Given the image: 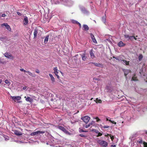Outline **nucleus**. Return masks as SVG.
Returning a JSON list of instances; mask_svg holds the SVG:
<instances>
[{"mask_svg": "<svg viewBox=\"0 0 147 147\" xmlns=\"http://www.w3.org/2000/svg\"><path fill=\"white\" fill-rule=\"evenodd\" d=\"M26 86H24V87H23V90H24L26 89Z\"/></svg>", "mask_w": 147, "mask_h": 147, "instance_id": "13d9d810", "label": "nucleus"}, {"mask_svg": "<svg viewBox=\"0 0 147 147\" xmlns=\"http://www.w3.org/2000/svg\"><path fill=\"white\" fill-rule=\"evenodd\" d=\"M8 25V24L7 23H4L2 25V26H5L6 27V26H7Z\"/></svg>", "mask_w": 147, "mask_h": 147, "instance_id": "a19ab883", "label": "nucleus"}, {"mask_svg": "<svg viewBox=\"0 0 147 147\" xmlns=\"http://www.w3.org/2000/svg\"><path fill=\"white\" fill-rule=\"evenodd\" d=\"M26 73H28L30 76L32 77H35L36 76V75L35 74H33L31 72L29 71H27Z\"/></svg>", "mask_w": 147, "mask_h": 147, "instance_id": "6ab92c4d", "label": "nucleus"}, {"mask_svg": "<svg viewBox=\"0 0 147 147\" xmlns=\"http://www.w3.org/2000/svg\"><path fill=\"white\" fill-rule=\"evenodd\" d=\"M45 133V131H35L34 132L30 134V135L31 136H34L35 135H37L38 134H44Z\"/></svg>", "mask_w": 147, "mask_h": 147, "instance_id": "7ed1b4c3", "label": "nucleus"}, {"mask_svg": "<svg viewBox=\"0 0 147 147\" xmlns=\"http://www.w3.org/2000/svg\"><path fill=\"white\" fill-rule=\"evenodd\" d=\"M96 102L100 103L102 102V100L100 99L99 100L98 98H96Z\"/></svg>", "mask_w": 147, "mask_h": 147, "instance_id": "b1692460", "label": "nucleus"}, {"mask_svg": "<svg viewBox=\"0 0 147 147\" xmlns=\"http://www.w3.org/2000/svg\"><path fill=\"white\" fill-rule=\"evenodd\" d=\"M5 140H7L9 139V138L8 136H6L4 137Z\"/></svg>", "mask_w": 147, "mask_h": 147, "instance_id": "f704fd0d", "label": "nucleus"}, {"mask_svg": "<svg viewBox=\"0 0 147 147\" xmlns=\"http://www.w3.org/2000/svg\"><path fill=\"white\" fill-rule=\"evenodd\" d=\"M92 40L94 43H97V42L95 38L92 39Z\"/></svg>", "mask_w": 147, "mask_h": 147, "instance_id": "72a5a7b5", "label": "nucleus"}, {"mask_svg": "<svg viewBox=\"0 0 147 147\" xmlns=\"http://www.w3.org/2000/svg\"><path fill=\"white\" fill-rule=\"evenodd\" d=\"M24 24L26 25L28 23V18L27 17H25L24 19Z\"/></svg>", "mask_w": 147, "mask_h": 147, "instance_id": "ddd939ff", "label": "nucleus"}, {"mask_svg": "<svg viewBox=\"0 0 147 147\" xmlns=\"http://www.w3.org/2000/svg\"><path fill=\"white\" fill-rule=\"evenodd\" d=\"M109 121L110 122H111L113 123H114L115 124H116V122H115L114 121H112L111 119L109 120Z\"/></svg>", "mask_w": 147, "mask_h": 147, "instance_id": "c9c22d12", "label": "nucleus"}, {"mask_svg": "<svg viewBox=\"0 0 147 147\" xmlns=\"http://www.w3.org/2000/svg\"><path fill=\"white\" fill-rule=\"evenodd\" d=\"M67 130L65 128L64 130H63V131L65 133V132L67 131Z\"/></svg>", "mask_w": 147, "mask_h": 147, "instance_id": "864d4df0", "label": "nucleus"}, {"mask_svg": "<svg viewBox=\"0 0 147 147\" xmlns=\"http://www.w3.org/2000/svg\"><path fill=\"white\" fill-rule=\"evenodd\" d=\"M81 119L86 123H87L90 119V118L88 116H85L82 117Z\"/></svg>", "mask_w": 147, "mask_h": 147, "instance_id": "f03ea898", "label": "nucleus"}, {"mask_svg": "<svg viewBox=\"0 0 147 147\" xmlns=\"http://www.w3.org/2000/svg\"><path fill=\"white\" fill-rule=\"evenodd\" d=\"M143 58V56L142 54H141L140 55L139 57H138V59L140 61H141L142 59Z\"/></svg>", "mask_w": 147, "mask_h": 147, "instance_id": "393cba45", "label": "nucleus"}, {"mask_svg": "<svg viewBox=\"0 0 147 147\" xmlns=\"http://www.w3.org/2000/svg\"><path fill=\"white\" fill-rule=\"evenodd\" d=\"M146 82H147V80H146Z\"/></svg>", "mask_w": 147, "mask_h": 147, "instance_id": "338daca9", "label": "nucleus"}, {"mask_svg": "<svg viewBox=\"0 0 147 147\" xmlns=\"http://www.w3.org/2000/svg\"><path fill=\"white\" fill-rule=\"evenodd\" d=\"M5 57L8 58L13 60V57L11 55V54H9L7 53H6L4 54Z\"/></svg>", "mask_w": 147, "mask_h": 147, "instance_id": "20e7f679", "label": "nucleus"}, {"mask_svg": "<svg viewBox=\"0 0 147 147\" xmlns=\"http://www.w3.org/2000/svg\"><path fill=\"white\" fill-rule=\"evenodd\" d=\"M49 36H48V35L46 37L44 41V43L45 44H47V43L48 40H49Z\"/></svg>", "mask_w": 147, "mask_h": 147, "instance_id": "a211bd4d", "label": "nucleus"}, {"mask_svg": "<svg viewBox=\"0 0 147 147\" xmlns=\"http://www.w3.org/2000/svg\"><path fill=\"white\" fill-rule=\"evenodd\" d=\"M82 57V59L83 61H85L87 58L86 56V53L85 52L82 54H80Z\"/></svg>", "mask_w": 147, "mask_h": 147, "instance_id": "0eeeda50", "label": "nucleus"}, {"mask_svg": "<svg viewBox=\"0 0 147 147\" xmlns=\"http://www.w3.org/2000/svg\"><path fill=\"white\" fill-rule=\"evenodd\" d=\"M24 98H26V100L27 101H28L29 102H31L32 101V100L29 97H26V96H25Z\"/></svg>", "mask_w": 147, "mask_h": 147, "instance_id": "f3484780", "label": "nucleus"}, {"mask_svg": "<svg viewBox=\"0 0 147 147\" xmlns=\"http://www.w3.org/2000/svg\"><path fill=\"white\" fill-rule=\"evenodd\" d=\"M38 33L37 30L36 29H35L34 30V38H36L37 37V35Z\"/></svg>", "mask_w": 147, "mask_h": 147, "instance_id": "f8f14e48", "label": "nucleus"}, {"mask_svg": "<svg viewBox=\"0 0 147 147\" xmlns=\"http://www.w3.org/2000/svg\"><path fill=\"white\" fill-rule=\"evenodd\" d=\"M83 30L85 31H87L89 29V28L87 25L84 24L83 25Z\"/></svg>", "mask_w": 147, "mask_h": 147, "instance_id": "9d476101", "label": "nucleus"}, {"mask_svg": "<svg viewBox=\"0 0 147 147\" xmlns=\"http://www.w3.org/2000/svg\"><path fill=\"white\" fill-rule=\"evenodd\" d=\"M49 75L51 78V79L52 82V83L53 84L55 82V78H54L52 74H49Z\"/></svg>", "mask_w": 147, "mask_h": 147, "instance_id": "9b49d317", "label": "nucleus"}, {"mask_svg": "<svg viewBox=\"0 0 147 147\" xmlns=\"http://www.w3.org/2000/svg\"><path fill=\"white\" fill-rule=\"evenodd\" d=\"M93 99V98H91L90 100H92Z\"/></svg>", "mask_w": 147, "mask_h": 147, "instance_id": "0e129e2a", "label": "nucleus"}, {"mask_svg": "<svg viewBox=\"0 0 147 147\" xmlns=\"http://www.w3.org/2000/svg\"><path fill=\"white\" fill-rule=\"evenodd\" d=\"M89 64H94L95 66L97 67H100L101 65H102V64H100L99 63H94L93 62H90L89 63Z\"/></svg>", "mask_w": 147, "mask_h": 147, "instance_id": "6e6552de", "label": "nucleus"}, {"mask_svg": "<svg viewBox=\"0 0 147 147\" xmlns=\"http://www.w3.org/2000/svg\"><path fill=\"white\" fill-rule=\"evenodd\" d=\"M146 80H147V77L146 78Z\"/></svg>", "mask_w": 147, "mask_h": 147, "instance_id": "774afa93", "label": "nucleus"}, {"mask_svg": "<svg viewBox=\"0 0 147 147\" xmlns=\"http://www.w3.org/2000/svg\"><path fill=\"white\" fill-rule=\"evenodd\" d=\"M109 135H107H107H105V136H109Z\"/></svg>", "mask_w": 147, "mask_h": 147, "instance_id": "052dcab7", "label": "nucleus"}, {"mask_svg": "<svg viewBox=\"0 0 147 147\" xmlns=\"http://www.w3.org/2000/svg\"><path fill=\"white\" fill-rule=\"evenodd\" d=\"M118 45L119 47H124L125 45V44L123 43L122 41H120L118 43Z\"/></svg>", "mask_w": 147, "mask_h": 147, "instance_id": "1a4fd4ad", "label": "nucleus"}, {"mask_svg": "<svg viewBox=\"0 0 147 147\" xmlns=\"http://www.w3.org/2000/svg\"><path fill=\"white\" fill-rule=\"evenodd\" d=\"M94 132L96 133H98L99 132V131L97 130H96V129H94Z\"/></svg>", "mask_w": 147, "mask_h": 147, "instance_id": "09e8293b", "label": "nucleus"}, {"mask_svg": "<svg viewBox=\"0 0 147 147\" xmlns=\"http://www.w3.org/2000/svg\"><path fill=\"white\" fill-rule=\"evenodd\" d=\"M90 55L91 58H93L95 57V55L92 49L90 51Z\"/></svg>", "mask_w": 147, "mask_h": 147, "instance_id": "2eb2a0df", "label": "nucleus"}, {"mask_svg": "<svg viewBox=\"0 0 147 147\" xmlns=\"http://www.w3.org/2000/svg\"><path fill=\"white\" fill-rule=\"evenodd\" d=\"M53 70L54 71V73L55 74V75H57L58 74V73L57 71V67H54L53 69Z\"/></svg>", "mask_w": 147, "mask_h": 147, "instance_id": "aec40b11", "label": "nucleus"}, {"mask_svg": "<svg viewBox=\"0 0 147 147\" xmlns=\"http://www.w3.org/2000/svg\"><path fill=\"white\" fill-rule=\"evenodd\" d=\"M109 127V126L107 125H105L103 126V127L104 128H108Z\"/></svg>", "mask_w": 147, "mask_h": 147, "instance_id": "79ce46f5", "label": "nucleus"}, {"mask_svg": "<svg viewBox=\"0 0 147 147\" xmlns=\"http://www.w3.org/2000/svg\"><path fill=\"white\" fill-rule=\"evenodd\" d=\"M10 97L13 100H14L15 102L16 101V100H18L21 99V97L20 96H11Z\"/></svg>", "mask_w": 147, "mask_h": 147, "instance_id": "39448f33", "label": "nucleus"}, {"mask_svg": "<svg viewBox=\"0 0 147 147\" xmlns=\"http://www.w3.org/2000/svg\"><path fill=\"white\" fill-rule=\"evenodd\" d=\"M145 133H146V134H147V131H145Z\"/></svg>", "mask_w": 147, "mask_h": 147, "instance_id": "680f3d73", "label": "nucleus"}, {"mask_svg": "<svg viewBox=\"0 0 147 147\" xmlns=\"http://www.w3.org/2000/svg\"><path fill=\"white\" fill-rule=\"evenodd\" d=\"M143 143L144 147H147V142L144 141Z\"/></svg>", "mask_w": 147, "mask_h": 147, "instance_id": "cd10ccee", "label": "nucleus"}, {"mask_svg": "<svg viewBox=\"0 0 147 147\" xmlns=\"http://www.w3.org/2000/svg\"><path fill=\"white\" fill-rule=\"evenodd\" d=\"M5 82L7 84H10V82L9 81L7 80H6L5 81Z\"/></svg>", "mask_w": 147, "mask_h": 147, "instance_id": "c85d7f7f", "label": "nucleus"}, {"mask_svg": "<svg viewBox=\"0 0 147 147\" xmlns=\"http://www.w3.org/2000/svg\"><path fill=\"white\" fill-rule=\"evenodd\" d=\"M106 120L107 121H109V120L108 119V118H106Z\"/></svg>", "mask_w": 147, "mask_h": 147, "instance_id": "e2e57ef3", "label": "nucleus"}, {"mask_svg": "<svg viewBox=\"0 0 147 147\" xmlns=\"http://www.w3.org/2000/svg\"><path fill=\"white\" fill-rule=\"evenodd\" d=\"M111 147H116V145H111Z\"/></svg>", "mask_w": 147, "mask_h": 147, "instance_id": "8fccbe9b", "label": "nucleus"}, {"mask_svg": "<svg viewBox=\"0 0 147 147\" xmlns=\"http://www.w3.org/2000/svg\"><path fill=\"white\" fill-rule=\"evenodd\" d=\"M6 16V15L5 14H3L2 15V17H5Z\"/></svg>", "mask_w": 147, "mask_h": 147, "instance_id": "3c124183", "label": "nucleus"}, {"mask_svg": "<svg viewBox=\"0 0 147 147\" xmlns=\"http://www.w3.org/2000/svg\"><path fill=\"white\" fill-rule=\"evenodd\" d=\"M90 36H91V38L92 39L93 38H95L94 35L93 34H92V33L90 34Z\"/></svg>", "mask_w": 147, "mask_h": 147, "instance_id": "e433bc0d", "label": "nucleus"}, {"mask_svg": "<svg viewBox=\"0 0 147 147\" xmlns=\"http://www.w3.org/2000/svg\"><path fill=\"white\" fill-rule=\"evenodd\" d=\"M138 37V36H136V37Z\"/></svg>", "mask_w": 147, "mask_h": 147, "instance_id": "69168bd1", "label": "nucleus"}, {"mask_svg": "<svg viewBox=\"0 0 147 147\" xmlns=\"http://www.w3.org/2000/svg\"><path fill=\"white\" fill-rule=\"evenodd\" d=\"M55 75L57 76V78H58V79L59 78V76L58 75V74H57V75Z\"/></svg>", "mask_w": 147, "mask_h": 147, "instance_id": "603ef678", "label": "nucleus"}, {"mask_svg": "<svg viewBox=\"0 0 147 147\" xmlns=\"http://www.w3.org/2000/svg\"><path fill=\"white\" fill-rule=\"evenodd\" d=\"M2 81H3L2 79H0V84H1L2 82Z\"/></svg>", "mask_w": 147, "mask_h": 147, "instance_id": "bf43d9fd", "label": "nucleus"}, {"mask_svg": "<svg viewBox=\"0 0 147 147\" xmlns=\"http://www.w3.org/2000/svg\"><path fill=\"white\" fill-rule=\"evenodd\" d=\"M107 135H109V136H110L112 140V141H113V139H114V137L113 136H112L111 134H107Z\"/></svg>", "mask_w": 147, "mask_h": 147, "instance_id": "bb28decb", "label": "nucleus"}, {"mask_svg": "<svg viewBox=\"0 0 147 147\" xmlns=\"http://www.w3.org/2000/svg\"><path fill=\"white\" fill-rule=\"evenodd\" d=\"M132 38H134V39L135 40H137V38H136L135 36H132Z\"/></svg>", "mask_w": 147, "mask_h": 147, "instance_id": "4d7b16f0", "label": "nucleus"}, {"mask_svg": "<svg viewBox=\"0 0 147 147\" xmlns=\"http://www.w3.org/2000/svg\"><path fill=\"white\" fill-rule=\"evenodd\" d=\"M143 142V141L142 140H141L139 142L140 143H142Z\"/></svg>", "mask_w": 147, "mask_h": 147, "instance_id": "6e6d98bb", "label": "nucleus"}, {"mask_svg": "<svg viewBox=\"0 0 147 147\" xmlns=\"http://www.w3.org/2000/svg\"><path fill=\"white\" fill-rule=\"evenodd\" d=\"M35 72L36 73L38 74L40 72V71L38 69H36L35 70Z\"/></svg>", "mask_w": 147, "mask_h": 147, "instance_id": "c03bdc74", "label": "nucleus"}, {"mask_svg": "<svg viewBox=\"0 0 147 147\" xmlns=\"http://www.w3.org/2000/svg\"><path fill=\"white\" fill-rule=\"evenodd\" d=\"M113 58H115L116 60H119V58L115 57L113 56Z\"/></svg>", "mask_w": 147, "mask_h": 147, "instance_id": "a18cd8bd", "label": "nucleus"}, {"mask_svg": "<svg viewBox=\"0 0 147 147\" xmlns=\"http://www.w3.org/2000/svg\"><path fill=\"white\" fill-rule=\"evenodd\" d=\"M96 119L97 120V121H100V119L98 117H96Z\"/></svg>", "mask_w": 147, "mask_h": 147, "instance_id": "de8ad7c7", "label": "nucleus"}, {"mask_svg": "<svg viewBox=\"0 0 147 147\" xmlns=\"http://www.w3.org/2000/svg\"><path fill=\"white\" fill-rule=\"evenodd\" d=\"M13 131L15 134L17 136H20L22 135V133L19 131L15 130L14 131Z\"/></svg>", "mask_w": 147, "mask_h": 147, "instance_id": "423d86ee", "label": "nucleus"}, {"mask_svg": "<svg viewBox=\"0 0 147 147\" xmlns=\"http://www.w3.org/2000/svg\"><path fill=\"white\" fill-rule=\"evenodd\" d=\"M58 128L60 130H61L62 131L64 130L65 128L61 126H59Z\"/></svg>", "mask_w": 147, "mask_h": 147, "instance_id": "a878e982", "label": "nucleus"}, {"mask_svg": "<svg viewBox=\"0 0 147 147\" xmlns=\"http://www.w3.org/2000/svg\"><path fill=\"white\" fill-rule=\"evenodd\" d=\"M102 135V133H101L100 132H99L98 133V135L96 136L97 137L100 136H101Z\"/></svg>", "mask_w": 147, "mask_h": 147, "instance_id": "4c0bfd02", "label": "nucleus"}, {"mask_svg": "<svg viewBox=\"0 0 147 147\" xmlns=\"http://www.w3.org/2000/svg\"><path fill=\"white\" fill-rule=\"evenodd\" d=\"M97 143L102 147H106L108 145L107 142L103 140H101L98 139L97 140Z\"/></svg>", "mask_w": 147, "mask_h": 147, "instance_id": "f257e3e1", "label": "nucleus"}, {"mask_svg": "<svg viewBox=\"0 0 147 147\" xmlns=\"http://www.w3.org/2000/svg\"><path fill=\"white\" fill-rule=\"evenodd\" d=\"M124 75L127 78V75L129 73L131 72V71L129 70H125L124 71Z\"/></svg>", "mask_w": 147, "mask_h": 147, "instance_id": "4468645a", "label": "nucleus"}, {"mask_svg": "<svg viewBox=\"0 0 147 147\" xmlns=\"http://www.w3.org/2000/svg\"><path fill=\"white\" fill-rule=\"evenodd\" d=\"M124 36L126 38H128L129 39H131L132 37V36H129V35L126 34L124 35Z\"/></svg>", "mask_w": 147, "mask_h": 147, "instance_id": "412c9836", "label": "nucleus"}, {"mask_svg": "<svg viewBox=\"0 0 147 147\" xmlns=\"http://www.w3.org/2000/svg\"><path fill=\"white\" fill-rule=\"evenodd\" d=\"M6 28L9 30H11V28L10 26L8 25L6 27Z\"/></svg>", "mask_w": 147, "mask_h": 147, "instance_id": "2f4dec72", "label": "nucleus"}, {"mask_svg": "<svg viewBox=\"0 0 147 147\" xmlns=\"http://www.w3.org/2000/svg\"><path fill=\"white\" fill-rule=\"evenodd\" d=\"M78 24L79 25V26H80V28H81V24L79 22L78 23Z\"/></svg>", "mask_w": 147, "mask_h": 147, "instance_id": "5fc2aeb1", "label": "nucleus"}, {"mask_svg": "<svg viewBox=\"0 0 147 147\" xmlns=\"http://www.w3.org/2000/svg\"><path fill=\"white\" fill-rule=\"evenodd\" d=\"M73 23L74 24H78V23H79V22L77 21L74 20L73 21Z\"/></svg>", "mask_w": 147, "mask_h": 147, "instance_id": "ea45409f", "label": "nucleus"}, {"mask_svg": "<svg viewBox=\"0 0 147 147\" xmlns=\"http://www.w3.org/2000/svg\"><path fill=\"white\" fill-rule=\"evenodd\" d=\"M136 76V74H134L131 80H132L134 81L138 80Z\"/></svg>", "mask_w": 147, "mask_h": 147, "instance_id": "dca6fc26", "label": "nucleus"}, {"mask_svg": "<svg viewBox=\"0 0 147 147\" xmlns=\"http://www.w3.org/2000/svg\"><path fill=\"white\" fill-rule=\"evenodd\" d=\"M79 131L80 132H87L86 131H85L83 130L81 128H80L79 129Z\"/></svg>", "mask_w": 147, "mask_h": 147, "instance_id": "c756f323", "label": "nucleus"}, {"mask_svg": "<svg viewBox=\"0 0 147 147\" xmlns=\"http://www.w3.org/2000/svg\"><path fill=\"white\" fill-rule=\"evenodd\" d=\"M17 14L19 16H21L22 15V14L19 12H17Z\"/></svg>", "mask_w": 147, "mask_h": 147, "instance_id": "37998d69", "label": "nucleus"}, {"mask_svg": "<svg viewBox=\"0 0 147 147\" xmlns=\"http://www.w3.org/2000/svg\"><path fill=\"white\" fill-rule=\"evenodd\" d=\"M90 124H89L88 125H86L85 126V127L86 128H88V127H90Z\"/></svg>", "mask_w": 147, "mask_h": 147, "instance_id": "49530a36", "label": "nucleus"}, {"mask_svg": "<svg viewBox=\"0 0 147 147\" xmlns=\"http://www.w3.org/2000/svg\"><path fill=\"white\" fill-rule=\"evenodd\" d=\"M123 62L125 63V64L126 65H129V61H127L125 60H123Z\"/></svg>", "mask_w": 147, "mask_h": 147, "instance_id": "5701e85b", "label": "nucleus"}, {"mask_svg": "<svg viewBox=\"0 0 147 147\" xmlns=\"http://www.w3.org/2000/svg\"><path fill=\"white\" fill-rule=\"evenodd\" d=\"M20 70L21 71H24V72H26L27 71L26 70H24L23 68L21 69Z\"/></svg>", "mask_w": 147, "mask_h": 147, "instance_id": "58836bf2", "label": "nucleus"}, {"mask_svg": "<svg viewBox=\"0 0 147 147\" xmlns=\"http://www.w3.org/2000/svg\"><path fill=\"white\" fill-rule=\"evenodd\" d=\"M7 38L6 36L2 37L1 36L0 37V40L3 41L4 40H5Z\"/></svg>", "mask_w": 147, "mask_h": 147, "instance_id": "4be33fe9", "label": "nucleus"}, {"mask_svg": "<svg viewBox=\"0 0 147 147\" xmlns=\"http://www.w3.org/2000/svg\"><path fill=\"white\" fill-rule=\"evenodd\" d=\"M65 134L69 135H70L71 134V133L69 132V131L67 130V131H66V132H65Z\"/></svg>", "mask_w": 147, "mask_h": 147, "instance_id": "473e14b6", "label": "nucleus"}, {"mask_svg": "<svg viewBox=\"0 0 147 147\" xmlns=\"http://www.w3.org/2000/svg\"><path fill=\"white\" fill-rule=\"evenodd\" d=\"M79 135L81 137L83 138H86L87 137L86 136L83 135V134H80Z\"/></svg>", "mask_w": 147, "mask_h": 147, "instance_id": "7c9ffc66", "label": "nucleus"}]
</instances>
